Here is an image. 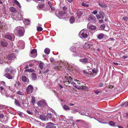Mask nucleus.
<instances>
[{
	"instance_id": "7",
	"label": "nucleus",
	"mask_w": 128,
	"mask_h": 128,
	"mask_svg": "<svg viewBox=\"0 0 128 128\" xmlns=\"http://www.w3.org/2000/svg\"><path fill=\"white\" fill-rule=\"evenodd\" d=\"M22 81L24 82L25 84H28L29 83V80L26 76H22Z\"/></svg>"
},
{
	"instance_id": "33",
	"label": "nucleus",
	"mask_w": 128,
	"mask_h": 128,
	"mask_svg": "<svg viewBox=\"0 0 128 128\" xmlns=\"http://www.w3.org/2000/svg\"><path fill=\"white\" fill-rule=\"evenodd\" d=\"M5 38H7L8 39H9L10 40H12V39L11 36L9 34L5 35Z\"/></svg>"
},
{
	"instance_id": "3",
	"label": "nucleus",
	"mask_w": 128,
	"mask_h": 128,
	"mask_svg": "<svg viewBox=\"0 0 128 128\" xmlns=\"http://www.w3.org/2000/svg\"><path fill=\"white\" fill-rule=\"evenodd\" d=\"M63 80L64 82H68V84L73 81V79L69 75V74H67L65 76Z\"/></svg>"
},
{
	"instance_id": "21",
	"label": "nucleus",
	"mask_w": 128,
	"mask_h": 128,
	"mask_svg": "<svg viewBox=\"0 0 128 128\" xmlns=\"http://www.w3.org/2000/svg\"><path fill=\"white\" fill-rule=\"evenodd\" d=\"M72 84L73 86L75 88L79 89L80 86H78V85L76 84V83L73 82L72 81V82L70 83Z\"/></svg>"
},
{
	"instance_id": "6",
	"label": "nucleus",
	"mask_w": 128,
	"mask_h": 128,
	"mask_svg": "<svg viewBox=\"0 0 128 128\" xmlns=\"http://www.w3.org/2000/svg\"><path fill=\"white\" fill-rule=\"evenodd\" d=\"M99 14H96V17L98 19H103L104 18L105 16L104 14L102 12H101L99 13Z\"/></svg>"
},
{
	"instance_id": "29",
	"label": "nucleus",
	"mask_w": 128,
	"mask_h": 128,
	"mask_svg": "<svg viewBox=\"0 0 128 128\" xmlns=\"http://www.w3.org/2000/svg\"><path fill=\"white\" fill-rule=\"evenodd\" d=\"M5 76L9 79H12V77L9 74L6 73Z\"/></svg>"
},
{
	"instance_id": "5",
	"label": "nucleus",
	"mask_w": 128,
	"mask_h": 128,
	"mask_svg": "<svg viewBox=\"0 0 128 128\" xmlns=\"http://www.w3.org/2000/svg\"><path fill=\"white\" fill-rule=\"evenodd\" d=\"M67 9V8L66 7H64L62 8L63 10H61L58 12V14H59L61 16H63L64 14H65L66 13V10Z\"/></svg>"
},
{
	"instance_id": "44",
	"label": "nucleus",
	"mask_w": 128,
	"mask_h": 128,
	"mask_svg": "<svg viewBox=\"0 0 128 128\" xmlns=\"http://www.w3.org/2000/svg\"><path fill=\"white\" fill-rule=\"evenodd\" d=\"M44 6V5L43 4H42L39 5V7L40 8H43Z\"/></svg>"
},
{
	"instance_id": "34",
	"label": "nucleus",
	"mask_w": 128,
	"mask_h": 128,
	"mask_svg": "<svg viewBox=\"0 0 128 128\" xmlns=\"http://www.w3.org/2000/svg\"><path fill=\"white\" fill-rule=\"evenodd\" d=\"M70 50L72 52H74L76 51V48L74 46H72L71 47L70 49Z\"/></svg>"
},
{
	"instance_id": "22",
	"label": "nucleus",
	"mask_w": 128,
	"mask_h": 128,
	"mask_svg": "<svg viewBox=\"0 0 128 128\" xmlns=\"http://www.w3.org/2000/svg\"><path fill=\"white\" fill-rule=\"evenodd\" d=\"M17 18L18 20H22L23 18L22 14L20 13L18 14V15L17 16Z\"/></svg>"
},
{
	"instance_id": "16",
	"label": "nucleus",
	"mask_w": 128,
	"mask_h": 128,
	"mask_svg": "<svg viewBox=\"0 0 128 128\" xmlns=\"http://www.w3.org/2000/svg\"><path fill=\"white\" fill-rule=\"evenodd\" d=\"M79 61L81 62H84L85 63H88V60L86 58H84L83 59H81L79 60Z\"/></svg>"
},
{
	"instance_id": "59",
	"label": "nucleus",
	"mask_w": 128,
	"mask_h": 128,
	"mask_svg": "<svg viewBox=\"0 0 128 128\" xmlns=\"http://www.w3.org/2000/svg\"><path fill=\"white\" fill-rule=\"evenodd\" d=\"M25 22L26 23H27L28 24H29L30 22V21L29 20H26Z\"/></svg>"
},
{
	"instance_id": "45",
	"label": "nucleus",
	"mask_w": 128,
	"mask_h": 128,
	"mask_svg": "<svg viewBox=\"0 0 128 128\" xmlns=\"http://www.w3.org/2000/svg\"><path fill=\"white\" fill-rule=\"evenodd\" d=\"M99 5L102 8L104 7L105 6H106L105 4H103L102 3H99Z\"/></svg>"
},
{
	"instance_id": "58",
	"label": "nucleus",
	"mask_w": 128,
	"mask_h": 128,
	"mask_svg": "<svg viewBox=\"0 0 128 128\" xmlns=\"http://www.w3.org/2000/svg\"><path fill=\"white\" fill-rule=\"evenodd\" d=\"M5 106L4 105H2L0 107V108L1 109H4V108Z\"/></svg>"
},
{
	"instance_id": "38",
	"label": "nucleus",
	"mask_w": 128,
	"mask_h": 128,
	"mask_svg": "<svg viewBox=\"0 0 128 128\" xmlns=\"http://www.w3.org/2000/svg\"><path fill=\"white\" fill-rule=\"evenodd\" d=\"M37 30L38 31L40 32L42 30V28L41 27L38 26L37 28Z\"/></svg>"
},
{
	"instance_id": "30",
	"label": "nucleus",
	"mask_w": 128,
	"mask_h": 128,
	"mask_svg": "<svg viewBox=\"0 0 128 128\" xmlns=\"http://www.w3.org/2000/svg\"><path fill=\"white\" fill-rule=\"evenodd\" d=\"M79 89H82V90H86L87 89V87L86 86H80L79 88Z\"/></svg>"
},
{
	"instance_id": "28",
	"label": "nucleus",
	"mask_w": 128,
	"mask_h": 128,
	"mask_svg": "<svg viewBox=\"0 0 128 128\" xmlns=\"http://www.w3.org/2000/svg\"><path fill=\"white\" fill-rule=\"evenodd\" d=\"M40 119L43 120H46V116L44 115H40Z\"/></svg>"
},
{
	"instance_id": "51",
	"label": "nucleus",
	"mask_w": 128,
	"mask_h": 128,
	"mask_svg": "<svg viewBox=\"0 0 128 128\" xmlns=\"http://www.w3.org/2000/svg\"><path fill=\"white\" fill-rule=\"evenodd\" d=\"M92 72L94 73H97V72L96 71V69L95 68L93 69L92 70Z\"/></svg>"
},
{
	"instance_id": "9",
	"label": "nucleus",
	"mask_w": 128,
	"mask_h": 128,
	"mask_svg": "<svg viewBox=\"0 0 128 128\" xmlns=\"http://www.w3.org/2000/svg\"><path fill=\"white\" fill-rule=\"evenodd\" d=\"M54 68L55 69L59 71H61L63 70L64 69L63 68L62 66L59 64L58 66H54Z\"/></svg>"
},
{
	"instance_id": "13",
	"label": "nucleus",
	"mask_w": 128,
	"mask_h": 128,
	"mask_svg": "<svg viewBox=\"0 0 128 128\" xmlns=\"http://www.w3.org/2000/svg\"><path fill=\"white\" fill-rule=\"evenodd\" d=\"M53 117L52 114L50 113H48L47 114L46 116V120H51V119Z\"/></svg>"
},
{
	"instance_id": "15",
	"label": "nucleus",
	"mask_w": 128,
	"mask_h": 128,
	"mask_svg": "<svg viewBox=\"0 0 128 128\" xmlns=\"http://www.w3.org/2000/svg\"><path fill=\"white\" fill-rule=\"evenodd\" d=\"M87 27L89 29L92 30H94L96 29V27L95 26L92 25L90 26L88 24Z\"/></svg>"
},
{
	"instance_id": "53",
	"label": "nucleus",
	"mask_w": 128,
	"mask_h": 128,
	"mask_svg": "<svg viewBox=\"0 0 128 128\" xmlns=\"http://www.w3.org/2000/svg\"><path fill=\"white\" fill-rule=\"evenodd\" d=\"M75 81L76 83V84H80V82L79 81L77 80H74Z\"/></svg>"
},
{
	"instance_id": "42",
	"label": "nucleus",
	"mask_w": 128,
	"mask_h": 128,
	"mask_svg": "<svg viewBox=\"0 0 128 128\" xmlns=\"http://www.w3.org/2000/svg\"><path fill=\"white\" fill-rule=\"evenodd\" d=\"M10 69L8 68H6L5 70L4 71L6 72V73H8V72H10Z\"/></svg>"
},
{
	"instance_id": "11",
	"label": "nucleus",
	"mask_w": 128,
	"mask_h": 128,
	"mask_svg": "<svg viewBox=\"0 0 128 128\" xmlns=\"http://www.w3.org/2000/svg\"><path fill=\"white\" fill-rule=\"evenodd\" d=\"M7 58L10 60H12L16 58V56L14 54H12L9 55L7 57Z\"/></svg>"
},
{
	"instance_id": "43",
	"label": "nucleus",
	"mask_w": 128,
	"mask_h": 128,
	"mask_svg": "<svg viewBox=\"0 0 128 128\" xmlns=\"http://www.w3.org/2000/svg\"><path fill=\"white\" fill-rule=\"evenodd\" d=\"M17 94L20 95H24V94L23 92L20 91H18L17 92Z\"/></svg>"
},
{
	"instance_id": "49",
	"label": "nucleus",
	"mask_w": 128,
	"mask_h": 128,
	"mask_svg": "<svg viewBox=\"0 0 128 128\" xmlns=\"http://www.w3.org/2000/svg\"><path fill=\"white\" fill-rule=\"evenodd\" d=\"M91 13L92 14L95 15L98 13V12L96 10H94Z\"/></svg>"
},
{
	"instance_id": "37",
	"label": "nucleus",
	"mask_w": 128,
	"mask_h": 128,
	"mask_svg": "<svg viewBox=\"0 0 128 128\" xmlns=\"http://www.w3.org/2000/svg\"><path fill=\"white\" fill-rule=\"evenodd\" d=\"M109 124L110 125L113 126H115L116 124L115 123L112 121H110L109 122Z\"/></svg>"
},
{
	"instance_id": "20",
	"label": "nucleus",
	"mask_w": 128,
	"mask_h": 128,
	"mask_svg": "<svg viewBox=\"0 0 128 128\" xmlns=\"http://www.w3.org/2000/svg\"><path fill=\"white\" fill-rule=\"evenodd\" d=\"M14 86L18 88H19L21 86L20 83L19 82H16L14 84Z\"/></svg>"
},
{
	"instance_id": "1",
	"label": "nucleus",
	"mask_w": 128,
	"mask_h": 128,
	"mask_svg": "<svg viewBox=\"0 0 128 128\" xmlns=\"http://www.w3.org/2000/svg\"><path fill=\"white\" fill-rule=\"evenodd\" d=\"M16 30L17 33L20 36H22L24 35L25 30L23 27L18 26L17 27Z\"/></svg>"
},
{
	"instance_id": "35",
	"label": "nucleus",
	"mask_w": 128,
	"mask_h": 128,
	"mask_svg": "<svg viewBox=\"0 0 128 128\" xmlns=\"http://www.w3.org/2000/svg\"><path fill=\"white\" fill-rule=\"evenodd\" d=\"M82 5L83 6L88 7L89 6V5L88 4L86 3L85 2H82Z\"/></svg>"
},
{
	"instance_id": "52",
	"label": "nucleus",
	"mask_w": 128,
	"mask_h": 128,
	"mask_svg": "<svg viewBox=\"0 0 128 128\" xmlns=\"http://www.w3.org/2000/svg\"><path fill=\"white\" fill-rule=\"evenodd\" d=\"M50 61L52 62L53 63L54 61V58H51L50 59Z\"/></svg>"
},
{
	"instance_id": "32",
	"label": "nucleus",
	"mask_w": 128,
	"mask_h": 128,
	"mask_svg": "<svg viewBox=\"0 0 128 128\" xmlns=\"http://www.w3.org/2000/svg\"><path fill=\"white\" fill-rule=\"evenodd\" d=\"M44 65V63L43 62H41L39 64L38 66L41 69H42Z\"/></svg>"
},
{
	"instance_id": "27",
	"label": "nucleus",
	"mask_w": 128,
	"mask_h": 128,
	"mask_svg": "<svg viewBox=\"0 0 128 128\" xmlns=\"http://www.w3.org/2000/svg\"><path fill=\"white\" fill-rule=\"evenodd\" d=\"M1 45L3 47H6L8 45V44L6 42L2 41L1 42Z\"/></svg>"
},
{
	"instance_id": "64",
	"label": "nucleus",
	"mask_w": 128,
	"mask_h": 128,
	"mask_svg": "<svg viewBox=\"0 0 128 128\" xmlns=\"http://www.w3.org/2000/svg\"><path fill=\"white\" fill-rule=\"evenodd\" d=\"M104 21L103 20H101L99 21V23H101L103 22Z\"/></svg>"
},
{
	"instance_id": "25",
	"label": "nucleus",
	"mask_w": 128,
	"mask_h": 128,
	"mask_svg": "<svg viewBox=\"0 0 128 128\" xmlns=\"http://www.w3.org/2000/svg\"><path fill=\"white\" fill-rule=\"evenodd\" d=\"M10 10L11 12L14 13H16L17 12L16 10L14 7H10Z\"/></svg>"
},
{
	"instance_id": "48",
	"label": "nucleus",
	"mask_w": 128,
	"mask_h": 128,
	"mask_svg": "<svg viewBox=\"0 0 128 128\" xmlns=\"http://www.w3.org/2000/svg\"><path fill=\"white\" fill-rule=\"evenodd\" d=\"M105 27V25L104 24H102L100 26V28L102 29H104Z\"/></svg>"
},
{
	"instance_id": "62",
	"label": "nucleus",
	"mask_w": 128,
	"mask_h": 128,
	"mask_svg": "<svg viewBox=\"0 0 128 128\" xmlns=\"http://www.w3.org/2000/svg\"><path fill=\"white\" fill-rule=\"evenodd\" d=\"M127 57L128 56H122V58L124 59H125L127 58Z\"/></svg>"
},
{
	"instance_id": "10",
	"label": "nucleus",
	"mask_w": 128,
	"mask_h": 128,
	"mask_svg": "<svg viewBox=\"0 0 128 128\" xmlns=\"http://www.w3.org/2000/svg\"><path fill=\"white\" fill-rule=\"evenodd\" d=\"M37 104L38 106L42 107H44L46 105V103L42 100L38 101Z\"/></svg>"
},
{
	"instance_id": "26",
	"label": "nucleus",
	"mask_w": 128,
	"mask_h": 128,
	"mask_svg": "<svg viewBox=\"0 0 128 128\" xmlns=\"http://www.w3.org/2000/svg\"><path fill=\"white\" fill-rule=\"evenodd\" d=\"M75 21V18L73 16H71L70 19V22L71 24H72Z\"/></svg>"
},
{
	"instance_id": "2",
	"label": "nucleus",
	"mask_w": 128,
	"mask_h": 128,
	"mask_svg": "<svg viewBox=\"0 0 128 128\" xmlns=\"http://www.w3.org/2000/svg\"><path fill=\"white\" fill-rule=\"evenodd\" d=\"M89 32L87 29H84L80 31V34L82 37V38H86L88 35Z\"/></svg>"
},
{
	"instance_id": "56",
	"label": "nucleus",
	"mask_w": 128,
	"mask_h": 128,
	"mask_svg": "<svg viewBox=\"0 0 128 128\" xmlns=\"http://www.w3.org/2000/svg\"><path fill=\"white\" fill-rule=\"evenodd\" d=\"M4 115L2 114H0V118H4Z\"/></svg>"
},
{
	"instance_id": "31",
	"label": "nucleus",
	"mask_w": 128,
	"mask_h": 128,
	"mask_svg": "<svg viewBox=\"0 0 128 128\" xmlns=\"http://www.w3.org/2000/svg\"><path fill=\"white\" fill-rule=\"evenodd\" d=\"M104 36V34H100L98 36V38L99 39H101Z\"/></svg>"
},
{
	"instance_id": "47",
	"label": "nucleus",
	"mask_w": 128,
	"mask_h": 128,
	"mask_svg": "<svg viewBox=\"0 0 128 128\" xmlns=\"http://www.w3.org/2000/svg\"><path fill=\"white\" fill-rule=\"evenodd\" d=\"M122 19L125 21H126L128 20V17L127 16L123 17Z\"/></svg>"
},
{
	"instance_id": "39",
	"label": "nucleus",
	"mask_w": 128,
	"mask_h": 128,
	"mask_svg": "<svg viewBox=\"0 0 128 128\" xmlns=\"http://www.w3.org/2000/svg\"><path fill=\"white\" fill-rule=\"evenodd\" d=\"M63 108L65 110H69L70 108L69 107H68L66 105H64L63 106Z\"/></svg>"
},
{
	"instance_id": "18",
	"label": "nucleus",
	"mask_w": 128,
	"mask_h": 128,
	"mask_svg": "<svg viewBox=\"0 0 128 128\" xmlns=\"http://www.w3.org/2000/svg\"><path fill=\"white\" fill-rule=\"evenodd\" d=\"M32 78L33 80H36L37 76L36 74L34 73H32Z\"/></svg>"
},
{
	"instance_id": "19",
	"label": "nucleus",
	"mask_w": 128,
	"mask_h": 128,
	"mask_svg": "<svg viewBox=\"0 0 128 128\" xmlns=\"http://www.w3.org/2000/svg\"><path fill=\"white\" fill-rule=\"evenodd\" d=\"M13 3L17 5L19 8H21V6H20V4L16 0H14L13 2Z\"/></svg>"
},
{
	"instance_id": "50",
	"label": "nucleus",
	"mask_w": 128,
	"mask_h": 128,
	"mask_svg": "<svg viewBox=\"0 0 128 128\" xmlns=\"http://www.w3.org/2000/svg\"><path fill=\"white\" fill-rule=\"evenodd\" d=\"M34 70L31 69H28V72H34Z\"/></svg>"
},
{
	"instance_id": "46",
	"label": "nucleus",
	"mask_w": 128,
	"mask_h": 128,
	"mask_svg": "<svg viewBox=\"0 0 128 128\" xmlns=\"http://www.w3.org/2000/svg\"><path fill=\"white\" fill-rule=\"evenodd\" d=\"M67 68L70 71H72L73 70V68L72 66L70 68V66L69 67L68 66Z\"/></svg>"
},
{
	"instance_id": "24",
	"label": "nucleus",
	"mask_w": 128,
	"mask_h": 128,
	"mask_svg": "<svg viewBox=\"0 0 128 128\" xmlns=\"http://www.w3.org/2000/svg\"><path fill=\"white\" fill-rule=\"evenodd\" d=\"M50 49L48 48H46L44 50L45 53L47 54H49L50 52Z\"/></svg>"
},
{
	"instance_id": "57",
	"label": "nucleus",
	"mask_w": 128,
	"mask_h": 128,
	"mask_svg": "<svg viewBox=\"0 0 128 128\" xmlns=\"http://www.w3.org/2000/svg\"><path fill=\"white\" fill-rule=\"evenodd\" d=\"M28 114H32V113L31 112H30L29 110H26Z\"/></svg>"
},
{
	"instance_id": "4",
	"label": "nucleus",
	"mask_w": 128,
	"mask_h": 128,
	"mask_svg": "<svg viewBox=\"0 0 128 128\" xmlns=\"http://www.w3.org/2000/svg\"><path fill=\"white\" fill-rule=\"evenodd\" d=\"M34 89L33 86L31 84L29 85L26 89V91L27 94H33Z\"/></svg>"
},
{
	"instance_id": "55",
	"label": "nucleus",
	"mask_w": 128,
	"mask_h": 128,
	"mask_svg": "<svg viewBox=\"0 0 128 128\" xmlns=\"http://www.w3.org/2000/svg\"><path fill=\"white\" fill-rule=\"evenodd\" d=\"M104 84L103 83H101L99 84L98 86L99 87H102L104 86Z\"/></svg>"
},
{
	"instance_id": "41",
	"label": "nucleus",
	"mask_w": 128,
	"mask_h": 128,
	"mask_svg": "<svg viewBox=\"0 0 128 128\" xmlns=\"http://www.w3.org/2000/svg\"><path fill=\"white\" fill-rule=\"evenodd\" d=\"M95 18V17L94 16H90L89 18V20L92 21H93L94 19Z\"/></svg>"
},
{
	"instance_id": "8",
	"label": "nucleus",
	"mask_w": 128,
	"mask_h": 128,
	"mask_svg": "<svg viewBox=\"0 0 128 128\" xmlns=\"http://www.w3.org/2000/svg\"><path fill=\"white\" fill-rule=\"evenodd\" d=\"M36 53L37 51L36 49H33L30 52V56L33 57H35L37 55Z\"/></svg>"
},
{
	"instance_id": "40",
	"label": "nucleus",
	"mask_w": 128,
	"mask_h": 128,
	"mask_svg": "<svg viewBox=\"0 0 128 128\" xmlns=\"http://www.w3.org/2000/svg\"><path fill=\"white\" fill-rule=\"evenodd\" d=\"M83 72L85 74H89L90 75H92L93 74L92 72H90V73H89V72H87L86 71L84 70L83 71Z\"/></svg>"
},
{
	"instance_id": "60",
	"label": "nucleus",
	"mask_w": 128,
	"mask_h": 128,
	"mask_svg": "<svg viewBox=\"0 0 128 128\" xmlns=\"http://www.w3.org/2000/svg\"><path fill=\"white\" fill-rule=\"evenodd\" d=\"M113 87H114L112 85H110L108 86L109 88L110 89H112Z\"/></svg>"
},
{
	"instance_id": "17",
	"label": "nucleus",
	"mask_w": 128,
	"mask_h": 128,
	"mask_svg": "<svg viewBox=\"0 0 128 128\" xmlns=\"http://www.w3.org/2000/svg\"><path fill=\"white\" fill-rule=\"evenodd\" d=\"M84 46L88 48H90L91 46H92V44L91 43H89L88 42H86L84 44Z\"/></svg>"
},
{
	"instance_id": "12",
	"label": "nucleus",
	"mask_w": 128,
	"mask_h": 128,
	"mask_svg": "<svg viewBox=\"0 0 128 128\" xmlns=\"http://www.w3.org/2000/svg\"><path fill=\"white\" fill-rule=\"evenodd\" d=\"M50 125H48L46 126V128H56V127L55 126V124L53 123L50 122L48 123Z\"/></svg>"
},
{
	"instance_id": "63",
	"label": "nucleus",
	"mask_w": 128,
	"mask_h": 128,
	"mask_svg": "<svg viewBox=\"0 0 128 128\" xmlns=\"http://www.w3.org/2000/svg\"><path fill=\"white\" fill-rule=\"evenodd\" d=\"M50 7L52 10H55L54 8L52 6H50Z\"/></svg>"
},
{
	"instance_id": "54",
	"label": "nucleus",
	"mask_w": 128,
	"mask_h": 128,
	"mask_svg": "<svg viewBox=\"0 0 128 128\" xmlns=\"http://www.w3.org/2000/svg\"><path fill=\"white\" fill-rule=\"evenodd\" d=\"M124 105L126 107L128 106V102H126V103H125L124 104Z\"/></svg>"
},
{
	"instance_id": "36",
	"label": "nucleus",
	"mask_w": 128,
	"mask_h": 128,
	"mask_svg": "<svg viewBox=\"0 0 128 128\" xmlns=\"http://www.w3.org/2000/svg\"><path fill=\"white\" fill-rule=\"evenodd\" d=\"M31 102L33 104L35 102V98L34 96H32V98Z\"/></svg>"
},
{
	"instance_id": "61",
	"label": "nucleus",
	"mask_w": 128,
	"mask_h": 128,
	"mask_svg": "<svg viewBox=\"0 0 128 128\" xmlns=\"http://www.w3.org/2000/svg\"><path fill=\"white\" fill-rule=\"evenodd\" d=\"M14 71V70L13 69H11V70H10V72L11 74H12L13 72Z\"/></svg>"
},
{
	"instance_id": "23",
	"label": "nucleus",
	"mask_w": 128,
	"mask_h": 128,
	"mask_svg": "<svg viewBox=\"0 0 128 128\" xmlns=\"http://www.w3.org/2000/svg\"><path fill=\"white\" fill-rule=\"evenodd\" d=\"M15 99L14 103L15 104L18 106H20V105L19 101L15 99Z\"/></svg>"
},
{
	"instance_id": "14",
	"label": "nucleus",
	"mask_w": 128,
	"mask_h": 128,
	"mask_svg": "<svg viewBox=\"0 0 128 128\" xmlns=\"http://www.w3.org/2000/svg\"><path fill=\"white\" fill-rule=\"evenodd\" d=\"M76 14L78 16L80 17L83 14V11L80 10H78L76 11Z\"/></svg>"
}]
</instances>
